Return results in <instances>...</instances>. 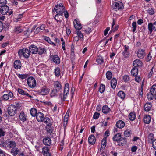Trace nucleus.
<instances>
[{
  "instance_id": "4468645a",
  "label": "nucleus",
  "mask_w": 156,
  "mask_h": 156,
  "mask_svg": "<svg viewBox=\"0 0 156 156\" xmlns=\"http://www.w3.org/2000/svg\"><path fill=\"white\" fill-rule=\"evenodd\" d=\"M142 62L139 59H137L135 60L133 62V65L135 67H140L141 66Z\"/></svg>"
},
{
  "instance_id": "ddd939ff",
  "label": "nucleus",
  "mask_w": 156,
  "mask_h": 156,
  "mask_svg": "<svg viewBox=\"0 0 156 156\" xmlns=\"http://www.w3.org/2000/svg\"><path fill=\"white\" fill-rule=\"evenodd\" d=\"M29 50L31 53L36 54L38 52V48L34 45H32L29 47Z\"/></svg>"
},
{
  "instance_id": "de8ad7c7",
  "label": "nucleus",
  "mask_w": 156,
  "mask_h": 156,
  "mask_svg": "<svg viewBox=\"0 0 156 156\" xmlns=\"http://www.w3.org/2000/svg\"><path fill=\"white\" fill-rule=\"evenodd\" d=\"M154 9L152 8H149L147 10L148 13L150 15H152L154 13Z\"/></svg>"
},
{
  "instance_id": "a19ab883",
  "label": "nucleus",
  "mask_w": 156,
  "mask_h": 156,
  "mask_svg": "<svg viewBox=\"0 0 156 156\" xmlns=\"http://www.w3.org/2000/svg\"><path fill=\"white\" fill-rule=\"evenodd\" d=\"M16 146V144L15 141H10L9 142L8 146L10 148H15Z\"/></svg>"
},
{
  "instance_id": "37998d69",
  "label": "nucleus",
  "mask_w": 156,
  "mask_h": 156,
  "mask_svg": "<svg viewBox=\"0 0 156 156\" xmlns=\"http://www.w3.org/2000/svg\"><path fill=\"white\" fill-rule=\"evenodd\" d=\"M38 53L39 55H42L43 53L46 52L45 49L44 48L39 47L38 48Z\"/></svg>"
},
{
  "instance_id": "8fccbe9b",
  "label": "nucleus",
  "mask_w": 156,
  "mask_h": 156,
  "mask_svg": "<svg viewBox=\"0 0 156 156\" xmlns=\"http://www.w3.org/2000/svg\"><path fill=\"white\" fill-rule=\"evenodd\" d=\"M43 121L46 124L47 126L51 125L50 122V119L48 117H45V119Z\"/></svg>"
},
{
  "instance_id": "58836bf2",
  "label": "nucleus",
  "mask_w": 156,
  "mask_h": 156,
  "mask_svg": "<svg viewBox=\"0 0 156 156\" xmlns=\"http://www.w3.org/2000/svg\"><path fill=\"white\" fill-rule=\"evenodd\" d=\"M117 95L118 97H120L122 99H124L125 98V94L123 91H122L119 92Z\"/></svg>"
},
{
  "instance_id": "f03ea898",
  "label": "nucleus",
  "mask_w": 156,
  "mask_h": 156,
  "mask_svg": "<svg viewBox=\"0 0 156 156\" xmlns=\"http://www.w3.org/2000/svg\"><path fill=\"white\" fill-rule=\"evenodd\" d=\"M69 85L68 83H66L65 86L64 90V94H63V98H62V93L60 94L59 97L61 98L62 101H65V99L69 94Z\"/></svg>"
},
{
  "instance_id": "052dcab7",
  "label": "nucleus",
  "mask_w": 156,
  "mask_h": 156,
  "mask_svg": "<svg viewBox=\"0 0 156 156\" xmlns=\"http://www.w3.org/2000/svg\"><path fill=\"white\" fill-rule=\"evenodd\" d=\"M100 114L99 113L95 112L93 115V118L94 119H97L99 117Z\"/></svg>"
},
{
  "instance_id": "1a4fd4ad",
  "label": "nucleus",
  "mask_w": 156,
  "mask_h": 156,
  "mask_svg": "<svg viewBox=\"0 0 156 156\" xmlns=\"http://www.w3.org/2000/svg\"><path fill=\"white\" fill-rule=\"evenodd\" d=\"M36 119L39 122H42L45 119V117L44 114L41 112H38L36 115Z\"/></svg>"
},
{
  "instance_id": "5701e85b",
  "label": "nucleus",
  "mask_w": 156,
  "mask_h": 156,
  "mask_svg": "<svg viewBox=\"0 0 156 156\" xmlns=\"http://www.w3.org/2000/svg\"><path fill=\"white\" fill-rule=\"evenodd\" d=\"M62 15L57 13L54 17V19L57 22H59L60 23L61 22L62 20V19L63 16H62Z\"/></svg>"
},
{
  "instance_id": "ea45409f",
  "label": "nucleus",
  "mask_w": 156,
  "mask_h": 156,
  "mask_svg": "<svg viewBox=\"0 0 156 156\" xmlns=\"http://www.w3.org/2000/svg\"><path fill=\"white\" fill-rule=\"evenodd\" d=\"M54 73L56 76H59L60 73V68L58 67L56 68L55 69Z\"/></svg>"
},
{
  "instance_id": "bf43d9fd",
  "label": "nucleus",
  "mask_w": 156,
  "mask_h": 156,
  "mask_svg": "<svg viewBox=\"0 0 156 156\" xmlns=\"http://www.w3.org/2000/svg\"><path fill=\"white\" fill-rule=\"evenodd\" d=\"M6 2V0H0V6L5 5Z\"/></svg>"
},
{
  "instance_id": "9b49d317",
  "label": "nucleus",
  "mask_w": 156,
  "mask_h": 156,
  "mask_svg": "<svg viewBox=\"0 0 156 156\" xmlns=\"http://www.w3.org/2000/svg\"><path fill=\"white\" fill-rule=\"evenodd\" d=\"M0 9V12L3 15L7 14L8 11H9V9L7 5L1 6Z\"/></svg>"
},
{
  "instance_id": "f704fd0d",
  "label": "nucleus",
  "mask_w": 156,
  "mask_h": 156,
  "mask_svg": "<svg viewBox=\"0 0 156 156\" xmlns=\"http://www.w3.org/2000/svg\"><path fill=\"white\" fill-rule=\"evenodd\" d=\"M20 120L23 122L25 121L27 119L26 116L24 112H21L20 115Z\"/></svg>"
},
{
  "instance_id": "3c124183",
  "label": "nucleus",
  "mask_w": 156,
  "mask_h": 156,
  "mask_svg": "<svg viewBox=\"0 0 156 156\" xmlns=\"http://www.w3.org/2000/svg\"><path fill=\"white\" fill-rule=\"evenodd\" d=\"M131 133V131L126 130L124 132V135L126 137H128L130 136Z\"/></svg>"
},
{
  "instance_id": "aec40b11",
  "label": "nucleus",
  "mask_w": 156,
  "mask_h": 156,
  "mask_svg": "<svg viewBox=\"0 0 156 156\" xmlns=\"http://www.w3.org/2000/svg\"><path fill=\"white\" fill-rule=\"evenodd\" d=\"M125 126L124 122L121 120H119L116 122V126L119 128H122Z\"/></svg>"
},
{
  "instance_id": "423d86ee",
  "label": "nucleus",
  "mask_w": 156,
  "mask_h": 156,
  "mask_svg": "<svg viewBox=\"0 0 156 156\" xmlns=\"http://www.w3.org/2000/svg\"><path fill=\"white\" fill-rule=\"evenodd\" d=\"M27 83L28 86L31 88H34L36 85V80L32 77H30L28 78L27 80Z\"/></svg>"
},
{
  "instance_id": "f3484780",
  "label": "nucleus",
  "mask_w": 156,
  "mask_h": 156,
  "mask_svg": "<svg viewBox=\"0 0 156 156\" xmlns=\"http://www.w3.org/2000/svg\"><path fill=\"white\" fill-rule=\"evenodd\" d=\"M51 57L54 63L57 64H58L60 63V60L59 57L57 55L52 56Z\"/></svg>"
},
{
  "instance_id": "6e6552de",
  "label": "nucleus",
  "mask_w": 156,
  "mask_h": 156,
  "mask_svg": "<svg viewBox=\"0 0 156 156\" xmlns=\"http://www.w3.org/2000/svg\"><path fill=\"white\" fill-rule=\"evenodd\" d=\"M124 50L122 53V54L124 58H127L129 56V46L125 45L124 46Z\"/></svg>"
},
{
  "instance_id": "4be33fe9",
  "label": "nucleus",
  "mask_w": 156,
  "mask_h": 156,
  "mask_svg": "<svg viewBox=\"0 0 156 156\" xmlns=\"http://www.w3.org/2000/svg\"><path fill=\"white\" fill-rule=\"evenodd\" d=\"M19 152L20 151L17 148H13L11 150V153L12 155L16 156Z\"/></svg>"
},
{
  "instance_id": "c85d7f7f",
  "label": "nucleus",
  "mask_w": 156,
  "mask_h": 156,
  "mask_svg": "<svg viewBox=\"0 0 156 156\" xmlns=\"http://www.w3.org/2000/svg\"><path fill=\"white\" fill-rule=\"evenodd\" d=\"M117 83L116 79L115 78H113L111 80V87L113 89L115 88Z\"/></svg>"
},
{
  "instance_id": "774afa93",
  "label": "nucleus",
  "mask_w": 156,
  "mask_h": 156,
  "mask_svg": "<svg viewBox=\"0 0 156 156\" xmlns=\"http://www.w3.org/2000/svg\"><path fill=\"white\" fill-rule=\"evenodd\" d=\"M137 149V147L136 146H133L131 148V151L132 152H135Z\"/></svg>"
},
{
  "instance_id": "c9c22d12",
  "label": "nucleus",
  "mask_w": 156,
  "mask_h": 156,
  "mask_svg": "<svg viewBox=\"0 0 156 156\" xmlns=\"http://www.w3.org/2000/svg\"><path fill=\"white\" fill-rule=\"evenodd\" d=\"M151 118L149 115H146L144 118V121L146 124H149L151 121Z\"/></svg>"
},
{
  "instance_id": "603ef678",
  "label": "nucleus",
  "mask_w": 156,
  "mask_h": 156,
  "mask_svg": "<svg viewBox=\"0 0 156 156\" xmlns=\"http://www.w3.org/2000/svg\"><path fill=\"white\" fill-rule=\"evenodd\" d=\"M5 131L4 130V129L2 128L0 129V138H2L5 135Z\"/></svg>"
},
{
  "instance_id": "49530a36",
  "label": "nucleus",
  "mask_w": 156,
  "mask_h": 156,
  "mask_svg": "<svg viewBox=\"0 0 156 156\" xmlns=\"http://www.w3.org/2000/svg\"><path fill=\"white\" fill-rule=\"evenodd\" d=\"M105 86L103 84H101L100 85V87L99 88V91L100 92L102 93H103L105 90Z\"/></svg>"
},
{
  "instance_id": "20e7f679",
  "label": "nucleus",
  "mask_w": 156,
  "mask_h": 156,
  "mask_svg": "<svg viewBox=\"0 0 156 156\" xmlns=\"http://www.w3.org/2000/svg\"><path fill=\"white\" fill-rule=\"evenodd\" d=\"M7 111L9 115L10 116H14L17 113V108L14 105H10L8 107Z\"/></svg>"
},
{
  "instance_id": "e433bc0d",
  "label": "nucleus",
  "mask_w": 156,
  "mask_h": 156,
  "mask_svg": "<svg viewBox=\"0 0 156 156\" xmlns=\"http://www.w3.org/2000/svg\"><path fill=\"white\" fill-rule=\"evenodd\" d=\"M30 113L32 116L35 117L37 113L36 109L34 108H32L30 110Z\"/></svg>"
},
{
  "instance_id": "79ce46f5",
  "label": "nucleus",
  "mask_w": 156,
  "mask_h": 156,
  "mask_svg": "<svg viewBox=\"0 0 156 156\" xmlns=\"http://www.w3.org/2000/svg\"><path fill=\"white\" fill-rule=\"evenodd\" d=\"M129 117L130 120L131 121L134 120L136 118L135 114L133 112H131L129 114Z\"/></svg>"
},
{
  "instance_id": "6ab92c4d",
  "label": "nucleus",
  "mask_w": 156,
  "mask_h": 156,
  "mask_svg": "<svg viewBox=\"0 0 156 156\" xmlns=\"http://www.w3.org/2000/svg\"><path fill=\"white\" fill-rule=\"evenodd\" d=\"M43 142L45 145L49 146L51 144V140L49 137H45L43 139Z\"/></svg>"
},
{
  "instance_id": "b1692460",
  "label": "nucleus",
  "mask_w": 156,
  "mask_h": 156,
  "mask_svg": "<svg viewBox=\"0 0 156 156\" xmlns=\"http://www.w3.org/2000/svg\"><path fill=\"white\" fill-rule=\"evenodd\" d=\"M126 142V138L121 137V139L118 142V144L119 146H124V145Z\"/></svg>"
},
{
  "instance_id": "c756f323",
  "label": "nucleus",
  "mask_w": 156,
  "mask_h": 156,
  "mask_svg": "<svg viewBox=\"0 0 156 156\" xmlns=\"http://www.w3.org/2000/svg\"><path fill=\"white\" fill-rule=\"evenodd\" d=\"M55 85V89H57V90L58 91L62 89V86L60 83L58 81H57L54 83Z\"/></svg>"
},
{
  "instance_id": "7c9ffc66",
  "label": "nucleus",
  "mask_w": 156,
  "mask_h": 156,
  "mask_svg": "<svg viewBox=\"0 0 156 156\" xmlns=\"http://www.w3.org/2000/svg\"><path fill=\"white\" fill-rule=\"evenodd\" d=\"M131 74L132 75L134 76L137 75L138 73V70L137 68L134 67L131 71Z\"/></svg>"
},
{
  "instance_id": "2eb2a0df",
  "label": "nucleus",
  "mask_w": 156,
  "mask_h": 156,
  "mask_svg": "<svg viewBox=\"0 0 156 156\" xmlns=\"http://www.w3.org/2000/svg\"><path fill=\"white\" fill-rule=\"evenodd\" d=\"M137 54L138 57L140 58H143L145 56L144 51L143 49H138Z\"/></svg>"
},
{
  "instance_id": "0e129e2a",
  "label": "nucleus",
  "mask_w": 156,
  "mask_h": 156,
  "mask_svg": "<svg viewBox=\"0 0 156 156\" xmlns=\"http://www.w3.org/2000/svg\"><path fill=\"white\" fill-rule=\"evenodd\" d=\"M3 98L4 100H7L9 99L8 94H4L3 96Z\"/></svg>"
},
{
  "instance_id": "4d7b16f0",
  "label": "nucleus",
  "mask_w": 156,
  "mask_h": 156,
  "mask_svg": "<svg viewBox=\"0 0 156 156\" xmlns=\"http://www.w3.org/2000/svg\"><path fill=\"white\" fill-rule=\"evenodd\" d=\"M77 35L78 37L80 38H82L83 40V36L80 30H78L77 31Z\"/></svg>"
},
{
  "instance_id": "bb28decb",
  "label": "nucleus",
  "mask_w": 156,
  "mask_h": 156,
  "mask_svg": "<svg viewBox=\"0 0 156 156\" xmlns=\"http://www.w3.org/2000/svg\"><path fill=\"white\" fill-rule=\"evenodd\" d=\"M152 105L150 103H146L144 106V109L146 111L148 112L151 109Z\"/></svg>"
},
{
  "instance_id": "f8f14e48",
  "label": "nucleus",
  "mask_w": 156,
  "mask_h": 156,
  "mask_svg": "<svg viewBox=\"0 0 156 156\" xmlns=\"http://www.w3.org/2000/svg\"><path fill=\"white\" fill-rule=\"evenodd\" d=\"M148 29L151 34L153 30L156 31V21L154 23H149L148 24Z\"/></svg>"
},
{
  "instance_id": "09e8293b",
  "label": "nucleus",
  "mask_w": 156,
  "mask_h": 156,
  "mask_svg": "<svg viewBox=\"0 0 156 156\" xmlns=\"http://www.w3.org/2000/svg\"><path fill=\"white\" fill-rule=\"evenodd\" d=\"M45 40H46L50 44L54 46H55L56 45L53 42H52L50 38L48 37H46L45 38Z\"/></svg>"
},
{
  "instance_id": "864d4df0",
  "label": "nucleus",
  "mask_w": 156,
  "mask_h": 156,
  "mask_svg": "<svg viewBox=\"0 0 156 156\" xmlns=\"http://www.w3.org/2000/svg\"><path fill=\"white\" fill-rule=\"evenodd\" d=\"M51 125H48L46 127V129L48 133H51L52 132V129L51 128Z\"/></svg>"
},
{
  "instance_id": "338daca9",
  "label": "nucleus",
  "mask_w": 156,
  "mask_h": 156,
  "mask_svg": "<svg viewBox=\"0 0 156 156\" xmlns=\"http://www.w3.org/2000/svg\"><path fill=\"white\" fill-rule=\"evenodd\" d=\"M110 29V27H108L106 28V29L104 31V35L105 36L107 34L108 31Z\"/></svg>"
},
{
  "instance_id": "f257e3e1",
  "label": "nucleus",
  "mask_w": 156,
  "mask_h": 156,
  "mask_svg": "<svg viewBox=\"0 0 156 156\" xmlns=\"http://www.w3.org/2000/svg\"><path fill=\"white\" fill-rule=\"evenodd\" d=\"M150 92V94L147 95L148 98L152 100L154 98L156 100V85H154L151 87Z\"/></svg>"
},
{
  "instance_id": "680f3d73",
  "label": "nucleus",
  "mask_w": 156,
  "mask_h": 156,
  "mask_svg": "<svg viewBox=\"0 0 156 156\" xmlns=\"http://www.w3.org/2000/svg\"><path fill=\"white\" fill-rule=\"evenodd\" d=\"M135 80L138 82H139L141 80V78L139 76H137L136 75V76H135Z\"/></svg>"
},
{
  "instance_id": "9d476101",
  "label": "nucleus",
  "mask_w": 156,
  "mask_h": 156,
  "mask_svg": "<svg viewBox=\"0 0 156 156\" xmlns=\"http://www.w3.org/2000/svg\"><path fill=\"white\" fill-rule=\"evenodd\" d=\"M112 7L113 9L115 11L122 9L123 7L122 3L121 2H116L115 4L113 5Z\"/></svg>"
},
{
  "instance_id": "412c9836",
  "label": "nucleus",
  "mask_w": 156,
  "mask_h": 156,
  "mask_svg": "<svg viewBox=\"0 0 156 156\" xmlns=\"http://www.w3.org/2000/svg\"><path fill=\"white\" fill-rule=\"evenodd\" d=\"M88 142L91 144H95L96 140L95 136L93 135H91L88 138Z\"/></svg>"
},
{
  "instance_id": "39448f33",
  "label": "nucleus",
  "mask_w": 156,
  "mask_h": 156,
  "mask_svg": "<svg viewBox=\"0 0 156 156\" xmlns=\"http://www.w3.org/2000/svg\"><path fill=\"white\" fill-rule=\"evenodd\" d=\"M54 9L57 13L59 14L60 15H62L65 10V7L63 5L62 3H60L59 5H56Z\"/></svg>"
},
{
  "instance_id": "6e6d98bb",
  "label": "nucleus",
  "mask_w": 156,
  "mask_h": 156,
  "mask_svg": "<svg viewBox=\"0 0 156 156\" xmlns=\"http://www.w3.org/2000/svg\"><path fill=\"white\" fill-rule=\"evenodd\" d=\"M18 76L21 79H25L27 77V74H19L18 75Z\"/></svg>"
},
{
  "instance_id": "473e14b6",
  "label": "nucleus",
  "mask_w": 156,
  "mask_h": 156,
  "mask_svg": "<svg viewBox=\"0 0 156 156\" xmlns=\"http://www.w3.org/2000/svg\"><path fill=\"white\" fill-rule=\"evenodd\" d=\"M14 31L16 33L19 34L22 32L23 30L21 28V27L16 26L15 27Z\"/></svg>"
},
{
  "instance_id": "dca6fc26",
  "label": "nucleus",
  "mask_w": 156,
  "mask_h": 156,
  "mask_svg": "<svg viewBox=\"0 0 156 156\" xmlns=\"http://www.w3.org/2000/svg\"><path fill=\"white\" fill-rule=\"evenodd\" d=\"M14 67L16 69H20L21 68V64L20 60H16L14 62Z\"/></svg>"
},
{
  "instance_id": "0eeeda50",
  "label": "nucleus",
  "mask_w": 156,
  "mask_h": 156,
  "mask_svg": "<svg viewBox=\"0 0 156 156\" xmlns=\"http://www.w3.org/2000/svg\"><path fill=\"white\" fill-rule=\"evenodd\" d=\"M50 89L46 86L42 87L38 92L40 94L42 95H45L48 94L49 92Z\"/></svg>"
},
{
  "instance_id": "a18cd8bd",
  "label": "nucleus",
  "mask_w": 156,
  "mask_h": 156,
  "mask_svg": "<svg viewBox=\"0 0 156 156\" xmlns=\"http://www.w3.org/2000/svg\"><path fill=\"white\" fill-rule=\"evenodd\" d=\"M48 149L47 147H44L42 148V153L44 155L49 153L48 152Z\"/></svg>"
},
{
  "instance_id": "c03bdc74",
  "label": "nucleus",
  "mask_w": 156,
  "mask_h": 156,
  "mask_svg": "<svg viewBox=\"0 0 156 156\" xmlns=\"http://www.w3.org/2000/svg\"><path fill=\"white\" fill-rule=\"evenodd\" d=\"M106 76L107 79L110 80L112 77V74L111 72L108 71L106 74Z\"/></svg>"
},
{
  "instance_id": "72a5a7b5",
  "label": "nucleus",
  "mask_w": 156,
  "mask_h": 156,
  "mask_svg": "<svg viewBox=\"0 0 156 156\" xmlns=\"http://www.w3.org/2000/svg\"><path fill=\"white\" fill-rule=\"evenodd\" d=\"M59 91L57 90V89H53L50 93V96L51 97H55L58 95Z\"/></svg>"
},
{
  "instance_id": "69168bd1",
  "label": "nucleus",
  "mask_w": 156,
  "mask_h": 156,
  "mask_svg": "<svg viewBox=\"0 0 156 156\" xmlns=\"http://www.w3.org/2000/svg\"><path fill=\"white\" fill-rule=\"evenodd\" d=\"M152 147L154 148L156 150V139L154 140L153 141Z\"/></svg>"
},
{
  "instance_id": "e2e57ef3",
  "label": "nucleus",
  "mask_w": 156,
  "mask_h": 156,
  "mask_svg": "<svg viewBox=\"0 0 156 156\" xmlns=\"http://www.w3.org/2000/svg\"><path fill=\"white\" fill-rule=\"evenodd\" d=\"M8 94L9 98L10 99L9 100H11L13 96V94L11 91H10L9 92V93H8Z\"/></svg>"
},
{
  "instance_id": "4c0bfd02",
  "label": "nucleus",
  "mask_w": 156,
  "mask_h": 156,
  "mask_svg": "<svg viewBox=\"0 0 156 156\" xmlns=\"http://www.w3.org/2000/svg\"><path fill=\"white\" fill-rule=\"evenodd\" d=\"M96 61L100 64H102L104 62V59L101 56H98L97 57Z\"/></svg>"
},
{
  "instance_id": "a878e982",
  "label": "nucleus",
  "mask_w": 156,
  "mask_h": 156,
  "mask_svg": "<svg viewBox=\"0 0 156 156\" xmlns=\"http://www.w3.org/2000/svg\"><path fill=\"white\" fill-rule=\"evenodd\" d=\"M121 134L119 133L114 135L112 138L113 141H117V143L121 138Z\"/></svg>"
},
{
  "instance_id": "2f4dec72",
  "label": "nucleus",
  "mask_w": 156,
  "mask_h": 156,
  "mask_svg": "<svg viewBox=\"0 0 156 156\" xmlns=\"http://www.w3.org/2000/svg\"><path fill=\"white\" fill-rule=\"evenodd\" d=\"M106 137H104L102 140L101 142V148L104 149L105 148L106 145Z\"/></svg>"
},
{
  "instance_id": "5fc2aeb1",
  "label": "nucleus",
  "mask_w": 156,
  "mask_h": 156,
  "mask_svg": "<svg viewBox=\"0 0 156 156\" xmlns=\"http://www.w3.org/2000/svg\"><path fill=\"white\" fill-rule=\"evenodd\" d=\"M123 81L125 82H127L129 81V77L128 75H124L123 78Z\"/></svg>"
},
{
  "instance_id": "393cba45",
  "label": "nucleus",
  "mask_w": 156,
  "mask_h": 156,
  "mask_svg": "<svg viewBox=\"0 0 156 156\" xmlns=\"http://www.w3.org/2000/svg\"><path fill=\"white\" fill-rule=\"evenodd\" d=\"M18 92L21 94L23 95H26L27 96L30 97V98H32V97L31 95L29 94L28 93L24 91L23 90L20 88H18L17 90Z\"/></svg>"
},
{
  "instance_id": "7ed1b4c3",
  "label": "nucleus",
  "mask_w": 156,
  "mask_h": 156,
  "mask_svg": "<svg viewBox=\"0 0 156 156\" xmlns=\"http://www.w3.org/2000/svg\"><path fill=\"white\" fill-rule=\"evenodd\" d=\"M30 53L29 50L26 48H23L19 50L18 54L20 57L23 56L26 58H28L30 55Z\"/></svg>"
},
{
  "instance_id": "cd10ccee",
  "label": "nucleus",
  "mask_w": 156,
  "mask_h": 156,
  "mask_svg": "<svg viewBox=\"0 0 156 156\" xmlns=\"http://www.w3.org/2000/svg\"><path fill=\"white\" fill-rule=\"evenodd\" d=\"M111 111L110 109L108 107L107 105L104 106L102 108V112L105 114Z\"/></svg>"
},
{
  "instance_id": "a211bd4d",
  "label": "nucleus",
  "mask_w": 156,
  "mask_h": 156,
  "mask_svg": "<svg viewBox=\"0 0 156 156\" xmlns=\"http://www.w3.org/2000/svg\"><path fill=\"white\" fill-rule=\"evenodd\" d=\"M75 28L77 30H80L82 28L81 24L79 22L77 21V20L75 19L73 22Z\"/></svg>"
},
{
  "instance_id": "13d9d810",
  "label": "nucleus",
  "mask_w": 156,
  "mask_h": 156,
  "mask_svg": "<svg viewBox=\"0 0 156 156\" xmlns=\"http://www.w3.org/2000/svg\"><path fill=\"white\" fill-rule=\"evenodd\" d=\"M132 26L133 28L132 30V31L134 32H135L137 26L136 22H133L132 23Z\"/></svg>"
}]
</instances>
